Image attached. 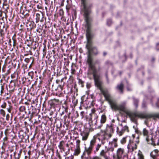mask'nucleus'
<instances>
[{
	"label": "nucleus",
	"instance_id": "f257e3e1",
	"mask_svg": "<svg viewBox=\"0 0 159 159\" xmlns=\"http://www.w3.org/2000/svg\"><path fill=\"white\" fill-rule=\"evenodd\" d=\"M92 64L94 65L95 69L92 70L90 69L89 65H88L87 74L93 75L95 86L100 90L105 97V100L108 102L112 110L115 111H125L126 102H123L120 104L118 105L116 101L113 98L108 91L103 89L102 87L103 83L101 80V77L100 74L98 73V72H100L102 69L101 65L98 66L97 69L95 64H93V61H92Z\"/></svg>",
	"mask_w": 159,
	"mask_h": 159
},
{
	"label": "nucleus",
	"instance_id": "f03ea898",
	"mask_svg": "<svg viewBox=\"0 0 159 159\" xmlns=\"http://www.w3.org/2000/svg\"><path fill=\"white\" fill-rule=\"evenodd\" d=\"M90 11L84 12L85 27L86 28V35L87 39V44L86 48L88 49V54L87 56V63L89 65L90 69H95L94 65L92 64L93 58L91 54L96 56L99 54V52L97 48L93 46L92 45V39L94 37V34L93 33L92 23L93 19L89 16Z\"/></svg>",
	"mask_w": 159,
	"mask_h": 159
},
{
	"label": "nucleus",
	"instance_id": "7ed1b4c3",
	"mask_svg": "<svg viewBox=\"0 0 159 159\" xmlns=\"http://www.w3.org/2000/svg\"><path fill=\"white\" fill-rule=\"evenodd\" d=\"M123 111L125 112L126 115L130 118L131 120L134 123L136 122L137 118L146 119L152 118L154 120H156L157 118L159 119V113L146 114L138 111L133 112L126 111V106L125 111Z\"/></svg>",
	"mask_w": 159,
	"mask_h": 159
},
{
	"label": "nucleus",
	"instance_id": "20e7f679",
	"mask_svg": "<svg viewBox=\"0 0 159 159\" xmlns=\"http://www.w3.org/2000/svg\"><path fill=\"white\" fill-rule=\"evenodd\" d=\"M114 150V148L112 146L105 150L102 149L100 153V156L103 157L104 159H111L109 151L113 152Z\"/></svg>",
	"mask_w": 159,
	"mask_h": 159
},
{
	"label": "nucleus",
	"instance_id": "39448f33",
	"mask_svg": "<svg viewBox=\"0 0 159 159\" xmlns=\"http://www.w3.org/2000/svg\"><path fill=\"white\" fill-rule=\"evenodd\" d=\"M139 142V140L136 141V143H135L132 140L129 143L127 148L128 149V151L130 152H133L137 148V144H138Z\"/></svg>",
	"mask_w": 159,
	"mask_h": 159
},
{
	"label": "nucleus",
	"instance_id": "423d86ee",
	"mask_svg": "<svg viewBox=\"0 0 159 159\" xmlns=\"http://www.w3.org/2000/svg\"><path fill=\"white\" fill-rule=\"evenodd\" d=\"M93 130V128H86L84 130L81 132L80 134L82 136L83 140H86L89 135V133L90 131H92Z\"/></svg>",
	"mask_w": 159,
	"mask_h": 159
},
{
	"label": "nucleus",
	"instance_id": "0eeeda50",
	"mask_svg": "<svg viewBox=\"0 0 159 159\" xmlns=\"http://www.w3.org/2000/svg\"><path fill=\"white\" fill-rule=\"evenodd\" d=\"M136 132L137 133L140 134V135L143 134L144 136L145 137L146 141L148 142L149 141V132L146 128H144L142 132L138 130H136Z\"/></svg>",
	"mask_w": 159,
	"mask_h": 159
},
{
	"label": "nucleus",
	"instance_id": "6e6552de",
	"mask_svg": "<svg viewBox=\"0 0 159 159\" xmlns=\"http://www.w3.org/2000/svg\"><path fill=\"white\" fill-rule=\"evenodd\" d=\"M98 120H90L91 121V125L92 127L95 129H100L102 126V124H98L97 122Z\"/></svg>",
	"mask_w": 159,
	"mask_h": 159
},
{
	"label": "nucleus",
	"instance_id": "1a4fd4ad",
	"mask_svg": "<svg viewBox=\"0 0 159 159\" xmlns=\"http://www.w3.org/2000/svg\"><path fill=\"white\" fill-rule=\"evenodd\" d=\"M117 129V132L120 136L122 135L125 132H129V128L127 125L124 126L120 130L118 127Z\"/></svg>",
	"mask_w": 159,
	"mask_h": 159
},
{
	"label": "nucleus",
	"instance_id": "9d476101",
	"mask_svg": "<svg viewBox=\"0 0 159 159\" xmlns=\"http://www.w3.org/2000/svg\"><path fill=\"white\" fill-rule=\"evenodd\" d=\"M60 102L58 99H54L50 100L49 102V104L52 107L55 108L59 105Z\"/></svg>",
	"mask_w": 159,
	"mask_h": 159
},
{
	"label": "nucleus",
	"instance_id": "9b49d317",
	"mask_svg": "<svg viewBox=\"0 0 159 159\" xmlns=\"http://www.w3.org/2000/svg\"><path fill=\"white\" fill-rule=\"evenodd\" d=\"M81 4L84 12L90 11L87 5V0H81Z\"/></svg>",
	"mask_w": 159,
	"mask_h": 159
},
{
	"label": "nucleus",
	"instance_id": "f8f14e48",
	"mask_svg": "<svg viewBox=\"0 0 159 159\" xmlns=\"http://www.w3.org/2000/svg\"><path fill=\"white\" fill-rule=\"evenodd\" d=\"M124 150L123 148H118L116 151L117 158L126 156L124 154Z\"/></svg>",
	"mask_w": 159,
	"mask_h": 159
},
{
	"label": "nucleus",
	"instance_id": "ddd939ff",
	"mask_svg": "<svg viewBox=\"0 0 159 159\" xmlns=\"http://www.w3.org/2000/svg\"><path fill=\"white\" fill-rule=\"evenodd\" d=\"M92 113L90 114V120H98V116L96 113V111L94 109H92Z\"/></svg>",
	"mask_w": 159,
	"mask_h": 159
},
{
	"label": "nucleus",
	"instance_id": "4468645a",
	"mask_svg": "<svg viewBox=\"0 0 159 159\" xmlns=\"http://www.w3.org/2000/svg\"><path fill=\"white\" fill-rule=\"evenodd\" d=\"M159 151L157 149H155L150 153L151 157L153 159H156L159 156Z\"/></svg>",
	"mask_w": 159,
	"mask_h": 159
},
{
	"label": "nucleus",
	"instance_id": "2eb2a0df",
	"mask_svg": "<svg viewBox=\"0 0 159 159\" xmlns=\"http://www.w3.org/2000/svg\"><path fill=\"white\" fill-rule=\"evenodd\" d=\"M117 90L119 91L120 93L122 94L123 93V89L124 88V85L121 82L120 84H118L116 87Z\"/></svg>",
	"mask_w": 159,
	"mask_h": 159
},
{
	"label": "nucleus",
	"instance_id": "dca6fc26",
	"mask_svg": "<svg viewBox=\"0 0 159 159\" xmlns=\"http://www.w3.org/2000/svg\"><path fill=\"white\" fill-rule=\"evenodd\" d=\"M63 89V88L59 87L58 86L57 88L55 89L56 91V95L60 96L62 93V91Z\"/></svg>",
	"mask_w": 159,
	"mask_h": 159
},
{
	"label": "nucleus",
	"instance_id": "f3484780",
	"mask_svg": "<svg viewBox=\"0 0 159 159\" xmlns=\"http://www.w3.org/2000/svg\"><path fill=\"white\" fill-rule=\"evenodd\" d=\"M63 80L64 78H63L61 80H56V83L58 84V87L63 88L65 84V82L63 81Z\"/></svg>",
	"mask_w": 159,
	"mask_h": 159
},
{
	"label": "nucleus",
	"instance_id": "a211bd4d",
	"mask_svg": "<svg viewBox=\"0 0 159 159\" xmlns=\"http://www.w3.org/2000/svg\"><path fill=\"white\" fill-rule=\"evenodd\" d=\"M107 132V133H113L114 132V129L112 124H111L110 125H107L106 130L105 131Z\"/></svg>",
	"mask_w": 159,
	"mask_h": 159
},
{
	"label": "nucleus",
	"instance_id": "6ab92c4d",
	"mask_svg": "<svg viewBox=\"0 0 159 159\" xmlns=\"http://www.w3.org/2000/svg\"><path fill=\"white\" fill-rule=\"evenodd\" d=\"M132 140L130 137L129 136H127L126 137L123 138L120 141L121 143L122 144H124L125 143L126 141H128L129 143Z\"/></svg>",
	"mask_w": 159,
	"mask_h": 159
},
{
	"label": "nucleus",
	"instance_id": "aec40b11",
	"mask_svg": "<svg viewBox=\"0 0 159 159\" xmlns=\"http://www.w3.org/2000/svg\"><path fill=\"white\" fill-rule=\"evenodd\" d=\"M132 99L134 105L135 106L136 108H137L138 106V104L139 102V100L138 99L135 98L134 97H133Z\"/></svg>",
	"mask_w": 159,
	"mask_h": 159
},
{
	"label": "nucleus",
	"instance_id": "412c9836",
	"mask_svg": "<svg viewBox=\"0 0 159 159\" xmlns=\"http://www.w3.org/2000/svg\"><path fill=\"white\" fill-rule=\"evenodd\" d=\"M107 120V117L105 114L102 115L101 116V118L100 120V124L102 125L103 124L105 123Z\"/></svg>",
	"mask_w": 159,
	"mask_h": 159
},
{
	"label": "nucleus",
	"instance_id": "4be33fe9",
	"mask_svg": "<svg viewBox=\"0 0 159 159\" xmlns=\"http://www.w3.org/2000/svg\"><path fill=\"white\" fill-rule=\"evenodd\" d=\"M96 142V140L95 138H93L90 142V144L89 147L93 149L94 145H95Z\"/></svg>",
	"mask_w": 159,
	"mask_h": 159
},
{
	"label": "nucleus",
	"instance_id": "5701e85b",
	"mask_svg": "<svg viewBox=\"0 0 159 159\" xmlns=\"http://www.w3.org/2000/svg\"><path fill=\"white\" fill-rule=\"evenodd\" d=\"M101 147V144H97L95 146V148H94L93 152L95 154H96L99 151L100 147Z\"/></svg>",
	"mask_w": 159,
	"mask_h": 159
},
{
	"label": "nucleus",
	"instance_id": "b1692460",
	"mask_svg": "<svg viewBox=\"0 0 159 159\" xmlns=\"http://www.w3.org/2000/svg\"><path fill=\"white\" fill-rule=\"evenodd\" d=\"M41 17H43V15L42 13L41 15L39 13H37L36 14V22L38 23L40 20Z\"/></svg>",
	"mask_w": 159,
	"mask_h": 159
},
{
	"label": "nucleus",
	"instance_id": "393cba45",
	"mask_svg": "<svg viewBox=\"0 0 159 159\" xmlns=\"http://www.w3.org/2000/svg\"><path fill=\"white\" fill-rule=\"evenodd\" d=\"M117 139H113L112 141L111 142H110L109 143V144H111L112 145H114V147L116 148L118 146V144L117 143Z\"/></svg>",
	"mask_w": 159,
	"mask_h": 159
},
{
	"label": "nucleus",
	"instance_id": "a878e982",
	"mask_svg": "<svg viewBox=\"0 0 159 159\" xmlns=\"http://www.w3.org/2000/svg\"><path fill=\"white\" fill-rule=\"evenodd\" d=\"M93 149L89 147L88 148H85V152L87 153L88 156L90 155Z\"/></svg>",
	"mask_w": 159,
	"mask_h": 159
},
{
	"label": "nucleus",
	"instance_id": "bb28decb",
	"mask_svg": "<svg viewBox=\"0 0 159 159\" xmlns=\"http://www.w3.org/2000/svg\"><path fill=\"white\" fill-rule=\"evenodd\" d=\"M138 159H144V157L142 154V152L139 150L138 153Z\"/></svg>",
	"mask_w": 159,
	"mask_h": 159
},
{
	"label": "nucleus",
	"instance_id": "cd10ccee",
	"mask_svg": "<svg viewBox=\"0 0 159 159\" xmlns=\"http://www.w3.org/2000/svg\"><path fill=\"white\" fill-rule=\"evenodd\" d=\"M64 143V141H60L58 145V147L60 149H62L63 151H64V148L63 146Z\"/></svg>",
	"mask_w": 159,
	"mask_h": 159
},
{
	"label": "nucleus",
	"instance_id": "c85d7f7f",
	"mask_svg": "<svg viewBox=\"0 0 159 159\" xmlns=\"http://www.w3.org/2000/svg\"><path fill=\"white\" fill-rule=\"evenodd\" d=\"M67 118V116L65 115L64 116V124L65 125H66V126L68 127V125L69 123H70V121H68V120L67 121L66 120V118Z\"/></svg>",
	"mask_w": 159,
	"mask_h": 159
},
{
	"label": "nucleus",
	"instance_id": "c756f323",
	"mask_svg": "<svg viewBox=\"0 0 159 159\" xmlns=\"http://www.w3.org/2000/svg\"><path fill=\"white\" fill-rule=\"evenodd\" d=\"M80 152V148H76L75 150L74 154L76 155H78Z\"/></svg>",
	"mask_w": 159,
	"mask_h": 159
},
{
	"label": "nucleus",
	"instance_id": "7c9ffc66",
	"mask_svg": "<svg viewBox=\"0 0 159 159\" xmlns=\"http://www.w3.org/2000/svg\"><path fill=\"white\" fill-rule=\"evenodd\" d=\"M31 61L32 64H33L34 61L33 58L30 57V58H26L25 59V61L28 63Z\"/></svg>",
	"mask_w": 159,
	"mask_h": 159
},
{
	"label": "nucleus",
	"instance_id": "2f4dec72",
	"mask_svg": "<svg viewBox=\"0 0 159 159\" xmlns=\"http://www.w3.org/2000/svg\"><path fill=\"white\" fill-rule=\"evenodd\" d=\"M19 110L20 112H25V113H26L25 111V106H20L19 108Z\"/></svg>",
	"mask_w": 159,
	"mask_h": 159
},
{
	"label": "nucleus",
	"instance_id": "473e14b6",
	"mask_svg": "<svg viewBox=\"0 0 159 159\" xmlns=\"http://www.w3.org/2000/svg\"><path fill=\"white\" fill-rule=\"evenodd\" d=\"M28 75L30 77L31 79L33 80L34 76V73L33 71H31L28 73Z\"/></svg>",
	"mask_w": 159,
	"mask_h": 159
},
{
	"label": "nucleus",
	"instance_id": "72a5a7b5",
	"mask_svg": "<svg viewBox=\"0 0 159 159\" xmlns=\"http://www.w3.org/2000/svg\"><path fill=\"white\" fill-rule=\"evenodd\" d=\"M105 76L106 77V80L107 84L110 83V80L108 76V71H106L105 73Z\"/></svg>",
	"mask_w": 159,
	"mask_h": 159
},
{
	"label": "nucleus",
	"instance_id": "f704fd0d",
	"mask_svg": "<svg viewBox=\"0 0 159 159\" xmlns=\"http://www.w3.org/2000/svg\"><path fill=\"white\" fill-rule=\"evenodd\" d=\"M9 107L7 108V109L9 113H10L11 111V110L12 109V106L11 103L9 102Z\"/></svg>",
	"mask_w": 159,
	"mask_h": 159
},
{
	"label": "nucleus",
	"instance_id": "c9c22d12",
	"mask_svg": "<svg viewBox=\"0 0 159 159\" xmlns=\"http://www.w3.org/2000/svg\"><path fill=\"white\" fill-rule=\"evenodd\" d=\"M104 65L106 66H109L112 65V63L110 61L107 60L105 62Z\"/></svg>",
	"mask_w": 159,
	"mask_h": 159
},
{
	"label": "nucleus",
	"instance_id": "e433bc0d",
	"mask_svg": "<svg viewBox=\"0 0 159 159\" xmlns=\"http://www.w3.org/2000/svg\"><path fill=\"white\" fill-rule=\"evenodd\" d=\"M78 82L81 85V87H83L84 86V81L82 80L81 79H78Z\"/></svg>",
	"mask_w": 159,
	"mask_h": 159
},
{
	"label": "nucleus",
	"instance_id": "4c0bfd02",
	"mask_svg": "<svg viewBox=\"0 0 159 159\" xmlns=\"http://www.w3.org/2000/svg\"><path fill=\"white\" fill-rule=\"evenodd\" d=\"M101 61L99 59H97L96 60L95 62L93 64L95 65H98V66L101 65Z\"/></svg>",
	"mask_w": 159,
	"mask_h": 159
},
{
	"label": "nucleus",
	"instance_id": "58836bf2",
	"mask_svg": "<svg viewBox=\"0 0 159 159\" xmlns=\"http://www.w3.org/2000/svg\"><path fill=\"white\" fill-rule=\"evenodd\" d=\"M107 25L109 26H110L112 24V20L111 19H108L107 20Z\"/></svg>",
	"mask_w": 159,
	"mask_h": 159
},
{
	"label": "nucleus",
	"instance_id": "ea45409f",
	"mask_svg": "<svg viewBox=\"0 0 159 159\" xmlns=\"http://www.w3.org/2000/svg\"><path fill=\"white\" fill-rule=\"evenodd\" d=\"M103 135H102V139L103 140H105L106 139V138L105 136L106 135H107L108 134H107V132L105 131H104V132H103Z\"/></svg>",
	"mask_w": 159,
	"mask_h": 159
},
{
	"label": "nucleus",
	"instance_id": "a19ab883",
	"mask_svg": "<svg viewBox=\"0 0 159 159\" xmlns=\"http://www.w3.org/2000/svg\"><path fill=\"white\" fill-rule=\"evenodd\" d=\"M0 114L3 117H5L6 114L5 111L3 109H1L0 110Z\"/></svg>",
	"mask_w": 159,
	"mask_h": 159
},
{
	"label": "nucleus",
	"instance_id": "79ce46f5",
	"mask_svg": "<svg viewBox=\"0 0 159 159\" xmlns=\"http://www.w3.org/2000/svg\"><path fill=\"white\" fill-rule=\"evenodd\" d=\"M80 141L79 140H77L76 141V148H80Z\"/></svg>",
	"mask_w": 159,
	"mask_h": 159
},
{
	"label": "nucleus",
	"instance_id": "37998d69",
	"mask_svg": "<svg viewBox=\"0 0 159 159\" xmlns=\"http://www.w3.org/2000/svg\"><path fill=\"white\" fill-rule=\"evenodd\" d=\"M22 14L24 16L25 18H27L29 16V14L28 13H25V12L24 10Z\"/></svg>",
	"mask_w": 159,
	"mask_h": 159
},
{
	"label": "nucleus",
	"instance_id": "c03bdc74",
	"mask_svg": "<svg viewBox=\"0 0 159 159\" xmlns=\"http://www.w3.org/2000/svg\"><path fill=\"white\" fill-rule=\"evenodd\" d=\"M68 108L67 107H66L65 108V110L64 111H62L61 113H60V115L61 116H62L63 115H64V114H65V112H67V110H68Z\"/></svg>",
	"mask_w": 159,
	"mask_h": 159
},
{
	"label": "nucleus",
	"instance_id": "a18cd8bd",
	"mask_svg": "<svg viewBox=\"0 0 159 159\" xmlns=\"http://www.w3.org/2000/svg\"><path fill=\"white\" fill-rule=\"evenodd\" d=\"M147 107V102L143 101L142 103V107L143 108H145Z\"/></svg>",
	"mask_w": 159,
	"mask_h": 159
},
{
	"label": "nucleus",
	"instance_id": "49530a36",
	"mask_svg": "<svg viewBox=\"0 0 159 159\" xmlns=\"http://www.w3.org/2000/svg\"><path fill=\"white\" fill-rule=\"evenodd\" d=\"M90 159H102L100 157L97 156H94L89 157Z\"/></svg>",
	"mask_w": 159,
	"mask_h": 159
},
{
	"label": "nucleus",
	"instance_id": "de8ad7c7",
	"mask_svg": "<svg viewBox=\"0 0 159 159\" xmlns=\"http://www.w3.org/2000/svg\"><path fill=\"white\" fill-rule=\"evenodd\" d=\"M131 153V155L130 156V159H135V157L134 154L132 152Z\"/></svg>",
	"mask_w": 159,
	"mask_h": 159
},
{
	"label": "nucleus",
	"instance_id": "09e8293b",
	"mask_svg": "<svg viewBox=\"0 0 159 159\" xmlns=\"http://www.w3.org/2000/svg\"><path fill=\"white\" fill-rule=\"evenodd\" d=\"M156 105L157 107L159 108V98H158L157 99V101L156 103Z\"/></svg>",
	"mask_w": 159,
	"mask_h": 159
},
{
	"label": "nucleus",
	"instance_id": "8fccbe9b",
	"mask_svg": "<svg viewBox=\"0 0 159 159\" xmlns=\"http://www.w3.org/2000/svg\"><path fill=\"white\" fill-rule=\"evenodd\" d=\"M156 49L157 51H159V43H156Z\"/></svg>",
	"mask_w": 159,
	"mask_h": 159
},
{
	"label": "nucleus",
	"instance_id": "3c124183",
	"mask_svg": "<svg viewBox=\"0 0 159 159\" xmlns=\"http://www.w3.org/2000/svg\"><path fill=\"white\" fill-rule=\"evenodd\" d=\"M7 104L6 102H4L1 105V107L2 108H5L6 107Z\"/></svg>",
	"mask_w": 159,
	"mask_h": 159
},
{
	"label": "nucleus",
	"instance_id": "603ef678",
	"mask_svg": "<svg viewBox=\"0 0 159 159\" xmlns=\"http://www.w3.org/2000/svg\"><path fill=\"white\" fill-rule=\"evenodd\" d=\"M1 94H2V93H3V90H4V87L3 85H2L1 86Z\"/></svg>",
	"mask_w": 159,
	"mask_h": 159
},
{
	"label": "nucleus",
	"instance_id": "864d4df0",
	"mask_svg": "<svg viewBox=\"0 0 159 159\" xmlns=\"http://www.w3.org/2000/svg\"><path fill=\"white\" fill-rule=\"evenodd\" d=\"M103 56L104 57H105L107 54V51H104L103 52Z\"/></svg>",
	"mask_w": 159,
	"mask_h": 159
},
{
	"label": "nucleus",
	"instance_id": "5fc2aeb1",
	"mask_svg": "<svg viewBox=\"0 0 159 159\" xmlns=\"http://www.w3.org/2000/svg\"><path fill=\"white\" fill-rule=\"evenodd\" d=\"M10 117L9 114H7L6 116V120L7 121L9 119Z\"/></svg>",
	"mask_w": 159,
	"mask_h": 159
},
{
	"label": "nucleus",
	"instance_id": "6e6d98bb",
	"mask_svg": "<svg viewBox=\"0 0 159 159\" xmlns=\"http://www.w3.org/2000/svg\"><path fill=\"white\" fill-rule=\"evenodd\" d=\"M33 113H32L30 115V116H29L28 115V117L30 118V120H31L32 119L33 116Z\"/></svg>",
	"mask_w": 159,
	"mask_h": 159
},
{
	"label": "nucleus",
	"instance_id": "4d7b16f0",
	"mask_svg": "<svg viewBox=\"0 0 159 159\" xmlns=\"http://www.w3.org/2000/svg\"><path fill=\"white\" fill-rule=\"evenodd\" d=\"M86 86L87 88L88 89L89 88L91 87V84L90 83H87L86 84Z\"/></svg>",
	"mask_w": 159,
	"mask_h": 159
},
{
	"label": "nucleus",
	"instance_id": "13d9d810",
	"mask_svg": "<svg viewBox=\"0 0 159 159\" xmlns=\"http://www.w3.org/2000/svg\"><path fill=\"white\" fill-rule=\"evenodd\" d=\"M84 112L83 111H81L80 112V115H81V116H82V118H83L84 117Z\"/></svg>",
	"mask_w": 159,
	"mask_h": 159
},
{
	"label": "nucleus",
	"instance_id": "bf43d9fd",
	"mask_svg": "<svg viewBox=\"0 0 159 159\" xmlns=\"http://www.w3.org/2000/svg\"><path fill=\"white\" fill-rule=\"evenodd\" d=\"M70 7V5H68L66 6V8L67 10L68 11Z\"/></svg>",
	"mask_w": 159,
	"mask_h": 159
},
{
	"label": "nucleus",
	"instance_id": "052dcab7",
	"mask_svg": "<svg viewBox=\"0 0 159 159\" xmlns=\"http://www.w3.org/2000/svg\"><path fill=\"white\" fill-rule=\"evenodd\" d=\"M46 152H48L49 153H50V152H51V154H53V152L52 150H47L46 151Z\"/></svg>",
	"mask_w": 159,
	"mask_h": 159
},
{
	"label": "nucleus",
	"instance_id": "680f3d73",
	"mask_svg": "<svg viewBox=\"0 0 159 159\" xmlns=\"http://www.w3.org/2000/svg\"><path fill=\"white\" fill-rule=\"evenodd\" d=\"M2 12L0 11V19L2 18V19H3V17H2Z\"/></svg>",
	"mask_w": 159,
	"mask_h": 159
},
{
	"label": "nucleus",
	"instance_id": "e2e57ef3",
	"mask_svg": "<svg viewBox=\"0 0 159 159\" xmlns=\"http://www.w3.org/2000/svg\"><path fill=\"white\" fill-rule=\"evenodd\" d=\"M126 157V156H125L122 157L117 158V159H125V158Z\"/></svg>",
	"mask_w": 159,
	"mask_h": 159
},
{
	"label": "nucleus",
	"instance_id": "0e129e2a",
	"mask_svg": "<svg viewBox=\"0 0 159 159\" xmlns=\"http://www.w3.org/2000/svg\"><path fill=\"white\" fill-rule=\"evenodd\" d=\"M36 30L37 32L40 33L41 32L42 30L40 29H37Z\"/></svg>",
	"mask_w": 159,
	"mask_h": 159
},
{
	"label": "nucleus",
	"instance_id": "69168bd1",
	"mask_svg": "<svg viewBox=\"0 0 159 159\" xmlns=\"http://www.w3.org/2000/svg\"><path fill=\"white\" fill-rule=\"evenodd\" d=\"M73 156H70L66 158V159H73Z\"/></svg>",
	"mask_w": 159,
	"mask_h": 159
},
{
	"label": "nucleus",
	"instance_id": "338daca9",
	"mask_svg": "<svg viewBox=\"0 0 159 159\" xmlns=\"http://www.w3.org/2000/svg\"><path fill=\"white\" fill-rule=\"evenodd\" d=\"M0 33H1V35H2L4 33V31L3 30H0Z\"/></svg>",
	"mask_w": 159,
	"mask_h": 159
},
{
	"label": "nucleus",
	"instance_id": "774afa93",
	"mask_svg": "<svg viewBox=\"0 0 159 159\" xmlns=\"http://www.w3.org/2000/svg\"><path fill=\"white\" fill-rule=\"evenodd\" d=\"M128 91H131V89L129 86H127L126 87Z\"/></svg>",
	"mask_w": 159,
	"mask_h": 159
}]
</instances>
